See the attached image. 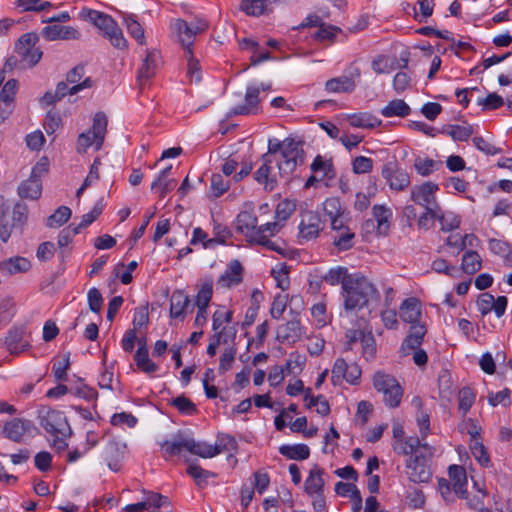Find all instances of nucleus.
<instances>
[{"instance_id": "nucleus-1", "label": "nucleus", "mask_w": 512, "mask_h": 512, "mask_svg": "<svg viewBox=\"0 0 512 512\" xmlns=\"http://www.w3.org/2000/svg\"><path fill=\"white\" fill-rule=\"evenodd\" d=\"M342 296L346 312L369 307L380 298L376 287L360 273L351 274L345 281Z\"/></svg>"}, {"instance_id": "nucleus-2", "label": "nucleus", "mask_w": 512, "mask_h": 512, "mask_svg": "<svg viewBox=\"0 0 512 512\" xmlns=\"http://www.w3.org/2000/svg\"><path fill=\"white\" fill-rule=\"evenodd\" d=\"M281 150L283 160L278 163L279 173L282 176H289L298 165L304 162V150L300 141L286 138L283 142L269 140L268 155L275 154Z\"/></svg>"}, {"instance_id": "nucleus-3", "label": "nucleus", "mask_w": 512, "mask_h": 512, "mask_svg": "<svg viewBox=\"0 0 512 512\" xmlns=\"http://www.w3.org/2000/svg\"><path fill=\"white\" fill-rule=\"evenodd\" d=\"M374 388L383 394V401L390 408L398 407L403 396V389L397 379L383 372L375 373L373 377Z\"/></svg>"}, {"instance_id": "nucleus-4", "label": "nucleus", "mask_w": 512, "mask_h": 512, "mask_svg": "<svg viewBox=\"0 0 512 512\" xmlns=\"http://www.w3.org/2000/svg\"><path fill=\"white\" fill-rule=\"evenodd\" d=\"M108 119L105 113L97 112L93 118V125L90 130L79 135L77 140L78 152H85L90 146L95 145L99 150L104 142L107 132Z\"/></svg>"}, {"instance_id": "nucleus-5", "label": "nucleus", "mask_w": 512, "mask_h": 512, "mask_svg": "<svg viewBox=\"0 0 512 512\" xmlns=\"http://www.w3.org/2000/svg\"><path fill=\"white\" fill-rule=\"evenodd\" d=\"M432 455L429 451L417 452L415 455L409 456L406 460V474L410 481L414 483H427L432 477L430 468V458Z\"/></svg>"}, {"instance_id": "nucleus-6", "label": "nucleus", "mask_w": 512, "mask_h": 512, "mask_svg": "<svg viewBox=\"0 0 512 512\" xmlns=\"http://www.w3.org/2000/svg\"><path fill=\"white\" fill-rule=\"evenodd\" d=\"M40 425L50 435H61L68 437L72 430L63 412L53 409L42 411L40 414Z\"/></svg>"}, {"instance_id": "nucleus-7", "label": "nucleus", "mask_w": 512, "mask_h": 512, "mask_svg": "<svg viewBox=\"0 0 512 512\" xmlns=\"http://www.w3.org/2000/svg\"><path fill=\"white\" fill-rule=\"evenodd\" d=\"M381 175L389 188L398 192L408 188L411 183L408 172L396 160L386 162L382 166Z\"/></svg>"}, {"instance_id": "nucleus-8", "label": "nucleus", "mask_w": 512, "mask_h": 512, "mask_svg": "<svg viewBox=\"0 0 512 512\" xmlns=\"http://www.w3.org/2000/svg\"><path fill=\"white\" fill-rule=\"evenodd\" d=\"M438 190V185L430 181L414 185L410 191V199L424 209L440 208L436 200V192Z\"/></svg>"}, {"instance_id": "nucleus-9", "label": "nucleus", "mask_w": 512, "mask_h": 512, "mask_svg": "<svg viewBox=\"0 0 512 512\" xmlns=\"http://www.w3.org/2000/svg\"><path fill=\"white\" fill-rule=\"evenodd\" d=\"M260 88L256 86H248L245 93L244 102L235 105L227 113L228 117L237 115H257L261 111V99L259 97Z\"/></svg>"}, {"instance_id": "nucleus-10", "label": "nucleus", "mask_w": 512, "mask_h": 512, "mask_svg": "<svg viewBox=\"0 0 512 512\" xmlns=\"http://www.w3.org/2000/svg\"><path fill=\"white\" fill-rule=\"evenodd\" d=\"M304 333L305 330L296 313L291 320L277 328L276 340L280 343L295 344L302 338Z\"/></svg>"}, {"instance_id": "nucleus-11", "label": "nucleus", "mask_w": 512, "mask_h": 512, "mask_svg": "<svg viewBox=\"0 0 512 512\" xmlns=\"http://www.w3.org/2000/svg\"><path fill=\"white\" fill-rule=\"evenodd\" d=\"M507 303L508 300L506 296H499L495 299L490 293H482L477 300L478 310L483 316L494 311L498 318L504 315Z\"/></svg>"}, {"instance_id": "nucleus-12", "label": "nucleus", "mask_w": 512, "mask_h": 512, "mask_svg": "<svg viewBox=\"0 0 512 512\" xmlns=\"http://www.w3.org/2000/svg\"><path fill=\"white\" fill-rule=\"evenodd\" d=\"M126 444L116 439L108 441L103 451V458L108 467L113 471L120 469V463L126 454Z\"/></svg>"}, {"instance_id": "nucleus-13", "label": "nucleus", "mask_w": 512, "mask_h": 512, "mask_svg": "<svg viewBox=\"0 0 512 512\" xmlns=\"http://www.w3.org/2000/svg\"><path fill=\"white\" fill-rule=\"evenodd\" d=\"M35 429L30 420L14 418L5 423L3 433L13 442L19 443L22 441L26 433H30Z\"/></svg>"}, {"instance_id": "nucleus-14", "label": "nucleus", "mask_w": 512, "mask_h": 512, "mask_svg": "<svg viewBox=\"0 0 512 512\" xmlns=\"http://www.w3.org/2000/svg\"><path fill=\"white\" fill-rule=\"evenodd\" d=\"M160 58V54L157 50H147L146 57L138 70L137 76L138 83L141 87L156 74V70L160 64Z\"/></svg>"}, {"instance_id": "nucleus-15", "label": "nucleus", "mask_w": 512, "mask_h": 512, "mask_svg": "<svg viewBox=\"0 0 512 512\" xmlns=\"http://www.w3.org/2000/svg\"><path fill=\"white\" fill-rule=\"evenodd\" d=\"M192 436L186 432H178L171 440H167L161 444L165 455H179L182 451L190 450Z\"/></svg>"}, {"instance_id": "nucleus-16", "label": "nucleus", "mask_w": 512, "mask_h": 512, "mask_svg": "<svg viewBox=\"0 0 512 512\" xmlns=\"http://www.w3.org/2000/svg\"><path fill=\"white\" fill-rule=\"evenodd\" d=\"M393 449L399 455L412 456L423 450L429 451V454L433 455L432 448L426 443L422 444L420 439L417 437H409L406 440H396L393 443Z\"/></svg>"}, {"instance_id": "nucleus-17", "label": "nucleus", "mask_w": 512, "mask_h": 512, "mask_svg": "<svg viewBox=\"0 0 512 512\" xmlns=\"http://www.w3.org/2000/svg\"><path fill=\"white\" fill-rule=\"evenodd\" d=\"M42 36L47 41L79 39L80 33L73 27L58 24L48 25L42 29Z\"/></svg>"}, {"instance_id": "nucleus-18", "label": "nucleus", "mask_w": 512, "mask_h": 512, "mask_svg": "<svg viewBox=\"0 0 512 512\" xmlns=\"http://www.w3.org/2000/svg\"><path fill=\"white\" fill-rule=\"evenodd\" d=\"M448 475L453 484L454 493L461 499H467V473L460 465H451L448 468Z\"/></svg>"}, {"instance_id": "nucleus-19", "label": "nucleus", "mask_w": 512, "mask_h": 512, "mask_svg": "<svg viewBox=\"0 0 512 512\" xmlns=\"http://www.w3.org/2000/svg\"><path fill=\"white\" fill-rule=\"evenodd\" d=\"M24 334V327H13L8 331L4 345L11 354L19 355L30 347L28 342H23Z\"/></svg>"}, {"instance_id": "nucleus-20", "label": "nucleus", "mask_w": 512, "mask_h": 512, "mask_svg": "<svg viewBox=\"0 0 512 512\" xmlns=\"http://www.w3.org/2000/svg\"><path fill=\"white\" fill-rule=\"evenodd\" d=\"M84 74L85 67L83 65L75 66L66 74V81L71 85V95H75L84 89L92 87L93 81L90 77L81 81Z\"/></svg>"}, {"instance_id": "nucleus-21", "label": "nucleus", "mask_w": 512, "mask_h": 512, "mask_svg": "<svg viewBox=\"0 0 512 512\" xmlns=\"http://www.w3.org/2000/svg\"><path fill=\"white\" fill-rule=\"evenodd\" d=\"M262 165L254 173V179L264 186L266 191H273L277 186V181L270 176L272 159L268 154L262 156Z\"/></svg>"}, {"instance_id": "nucleus-22", "label": "nucleus", "mask_w": 512, "mask_h": 512, "mask_svg": "<svg viewBox=\"0 0 512 512\" xmlns=\"http://www.w3.org/2000/svg\"><path fill=\"white\" fill-rule=\"evenodd\" d=\"M31 268L30 261L21 256L11 257L0 261V272L3 275L11 276L18 273H25Z\"/></svg>"}, {"instance_id": "nucleus-23", "label": "nucleus", "mask_w": 512, "mask_h": 512, "mask_svg": "<svg viewBox=\"0 0 512 512\" xmlns=\"http://www.w3.org/2000/svg\"><path fill=\"white\" fill-rule=\"evenodd\" d=\"M257 217L248 211H243L236 218V227L251 242L257 236Z\"/></svg>"}, {"instance_id": "nucleus-24", "label": "nucleus", "mask_w": 512, "mask_h": 512, "mask_svg": "<svg viewBox=\"0 0 512 512\" xmlns=\"http://www.w3.org/2000/svg\"><path fill=\"white\" fill-rule=\"evenodd\" d=\"M320 222L317 214L312 212L306 213L299 225L300 236L306 240L317 237L320 231Z\"/></svg>"}, {"instance_id": "nucleus-25", "label": "nucleus", "mask_w": 512, "mask_h": 512, "mask_svg": "<svg viewBox=\"0 0 512 512\" xmlns=\"http://www.w3.org/2000/svg\"><path fill=\"white\" fill-rule=\"evenodd\" d=\"M41 191V182L37 175H35V169H33L30 178L22 182L18 187V194L21 198L35 200L40 197Z\"/></svg>"}, {"instance_id": "nucleus-26", "label": "nucleus", "mask_w": 512, "mask_h": 512, "mask_svg": "<svg viewBox=\"0 0 512 512\" xmlns=\"http://www.w3.org/2000/svg\"><path fill=\"white\" fill-rule=\"evenodd\" d=\"M323 474L324 470L319 468L317 465H315L314 468L310 470L309 476L304 483V490L308 495L323 493Z\"/></svg>"}, {"instance_id": "nucleus-27", "label": "nucleus", "mask_w": 512, "mask_h": 512, "mask_svg": "<svg viewBox=\"0 0 512 512\" xmlns=\"http://www.w3.org/2000/svg\"><path fill=\"white\" fill-rule=\"evenodd\" d=\"M243 267L238 260L229 263L226 271L219 278V283L223 286L231 287L238 285L242 281Z\"/></svg>"}, {"instance_id": "nucleus-28", "label": "nucleus", "mask_w": 512, "mask_h": 512, "mask_svg": "<svg viewBox=\"0 0 512 512\" xmlns=\"http://www.w3.org/2000/svg\"><path fill=\"white\" fill-rule=\"evenodd\" d=\"M189 306V297L183 291H174L170 299V316L172 318L183 317Z\"/></svg>"}, {"instance_id": "nucleus-29", "label": "nucleus", "mask_w": 512, "mask_h": 512, "mask_svg": "<svg viewBox=\"0 0 512 512\" xmlns=\"http://www.w3.org/2000/svg\"><path fill=\"white\" fill-rule=\"evenodd\" d=\"M331 239L338 251H347L355 244V233L350 228H346L331 233Z\"/></svg>"}, {"instance_id": "nucleus-30", "label": "nucleus", "mask_w": 512, "mask_h": 512, "mask_svg": "<svg viewBox=\"0 0 512 512\" xmlns=\"http://www.w3.org/2000/svg\"><path fill=\"white\" fill-rule=\"evenodd\" d=\"M421 315L420 303L416 298H408L400 306V317L404 322L416 323Z\"/></svg>"}, {"instance_id": "nucleus-31", "label": "nucleus", "mask_w": 512, "mask_h": 512, "mask_svg": "<svg viewBox=\"0 0 512 512\" xmlns=\"http://www.w3.org/2000/svg\"><path fill=\"white\" fill-rule=\"evenodd\" d=\"M372 215L377 222V232L379 235H386L389 231L390 222L392 217V211L383 206L375 205L372 208Z\"/></svg>"}, {"instance_id": "nucleus-32", "label": "nucleus", "mask_w": 512, "mask_h": 512, "mask_svg": "<svg viewBox=\"0 0 512 512\" xmlns=\"http://www.w3.org/2000/svg\"><path fill=\"white\" fill-rule=\"evenodd\" d=\"M174 29L177 31L180 42L182 46L185 48L188 54H191V46L193 44V38L195 37V33L193 32L190 24L184 20L178 19L174 23Z\"/></svg>"}, {"instance_id": "nucleus-33", "label": "nucleus", "mask_w": 512, "mask_h": 512, "mask_svg": "<svg viewBox=\"0 0 512 512\" xmlns=\"http://www.w3.org/2000/svg\"><path fill=\"white\" fill-rule=\"evenodd\" d=\"M347 120L352 127L355 128H375L381 124V120L377 119L370 113H355L347 115Z\"/></svg>"}, {"instance_id": "nucleus-34", "label": "nucleus", "mask_w": 512, "mask_h": 512, "mask_svg": "<svg viewBox=\"0 0 512 512\" xmlns=\"http://www.w3.org/2000/svg\"><path fill=\"white\" fill-rule=\"evenodd\" d=\"M411 109L409 105L402 99H394L381 109V114L386 117H405L409 115Z\"/></svg>"}, {"instance_id": "nucleus-35", "label": "nucleus", "mask_w": 512, "mask_h": 512, "mask_svg": "<svg viewBox=\"0 0 512 512\" xmlns=\"http://www.w3.org/2000/svg\"><path fill=\"white\" fill-rule=\"evenodd\" d=\"M271 3H274L273 0H242L240 10L248 16H260L267 12Z\"/></svg>"}, {"instance_id": "nucleus-36", "label": "nucleus", "mask_w": 512, "mask_h": 512, "mask_svg": "<svg viewBox=\"0 0 512 512\" xmlns=\"http://www.w3.org/2000/svg\"><path fill=\"white\" fill-rule=\"evenodd\" d=\"M279 452L288 459L298 461L305 460L310 456V449L306 444L282 445Z\"/></svg>"}, {"instance_id": "nucleus-37", "label": "nucleus", "mask_w": 512, "mask_h": 512, "mask_svg": "<svg viewBox=\"0 0 512 512\" xmlns=\"http://www.w3.org/2000/svg\"><path fill=\"white\" fill-rule=\"evenodd\" d=\"M325 88L332 93L352 92L355 89V82L352 76H341L328 80Z\"/></svg>"}, {"instance_id": "nucleus-38", "label": "nucleus", "mask_w": 512, "mask_h": 512, "mask_svg": "<svg viewBox=\"0 0 512 512\" xmlns=\"http://www.w3.org/2000/svg\"><path fill=\"white\" fill-rule=\"evenodd\" d=\"M187 474L194 479L196 485L200 489H203L208 485L210 478L216 477L215 473L205 470L195 463H191L188 466Z\"/></svg>"}, {"instance_id": "nucleus-39", "label": "nucleus", "mask_w": 512, "mask_h": 512, "mask_svg": "<svg viewBox=\"0 0 512 512\" xmlns=\"http://www.w3.org/2000/svg\"><path fill=\"white\" fill-rule=\"evenodd\" d=\"M221 450L216 445H211L206 442L196 441L192 437L189 453L197 455L202 458H212L218 455Z\"/></svg>"}, {"instance_id": "nucleus-40", "label": "nucleus", "mask_w": 512, "mask_h": 512, "mask_svg": "<svg viewBox=\"0 0 512 512\" xmlns=\"http://www.w3.org/2000/svg\"><path fill=\"white\" fill-rule=\"evenodd\" d=\"M134 359L138 368L145 373L151 374L158 370V365L149 359L148 349L145 343L138 347Z\"/></svg>"}, {"instance_id": "nucleus-41", "label": "nucleus", "mask_w": 512, "mask_h": 512, "mask_svg": "<svg viewBox=\"0 0 512 512\" xmlns=\"http://www.w3.org/2000/svg\"><path fill=\"white\" fill-rule=\"evenodd\" d=\"M124 24L126 25L128 33L140 44L144 45L145 34L144 29L137 21L136 16L134 14H124L123 16Z\"/></svg>"}, {"instance_id": "nucleus-42", "label": "nucleus", "mask_w": 512, "mask_h": 512, "mask_svg": "<svg viewBox=\"0 0 512 512\" xmlns=\"http://www.w3.org/2000/svg\"><path fill=\"white\" fill-rule=\"evenodd\" d=\"M482 267V260L476 251H466L462 257L461 269L467 274H474Z\"/></svg>"}, {"instance_id": "nucleus-43", "label": "nucleus", "mask_w": 512, "mask_h": 512, "mask_svg": "<svg viewBox=\"0 0 512 512\" xmlns=\"http://www.w3.org/2000/svg\"><path fill=\"white\" fill-rule=\"evenodd\" d=\"M442 132L449 135L454 141H467L473 134V127L470 124L448 125L443 128Z\"/></svg>"}, {"instance_id": "nucleus-44", "label": "nucleus", "mask_w": 512, "mask_h": 512, "mask_svg": "<svg viewBox=\"0 0 512 512\" xmlns=\"http://www.w3.org/2000/svg\"><path fill=\"white\" fill-rule=\"evenodd\" d=\"M348 270L345 267L337 266L331 268L323 277L322 280L331 286L341 284L342 291L344 290V283L350 277Z\"/></svg>"}, {"instance_id": "nucleus-45", "label": "nucleus", "mask_w": 512, "mask_h": 512, "mask_svg": "<svg viewBox=\"0 0 512 512\" xmlns=\"http://www.w3.org/2000/svg\"><path fill=\"white\" fill-rule=\"evenodd\" d=\"M304 400L307 402V407H316V412L322 416H326L330 412V406L328 401L322 396H311V389L306 390Z\"/></svg>"}, {"instance_id": "nucleus-46", "label": "nucleus", "mask_w": 512, "mask_h": 512, "mask_svg": "<svg viewBox=\"0 0 512 512\" xmlns=\"http://www.w3.org/2000/svg\"><path fill=\"white\" fill-rule=\"evenodd\" d=\"M38 35L35 33L23 34L15 44L16 53L22 58L27 55L28 51L32 49L38 42Z\"/></svg>"}, {"instance_id": "nucleus-47", "label": "nucleus", "mask_w": 512, "mask_h": 512, "mask_svg": "<svg viewBox=\"0 0 512 512\" xmlns=\"http://www.w3.org/2000/svg\"><path fill=\"white\" fill-rule=\"evenodd\" d=\"M104 209V202L103 199H100L96 202L93 209L82 216L81 222L74 227V233H80V231L86 227H88L90 224H92L97 217L102 213Z\"/></svg>"}, {"instance_id": "nucleus-48", "label": "nucleus", "mask_w": 512, "mask_h": 512, "mask_svg": "<svg viewBox=\"0 0 512 512\" xmlns=\"http://www.w3.org/2000/svg\"><path fill=\"white\" fill-rule=\"evenodd\" d=\"M440 166L441 162H437L430 158L417 157L414 162L415 170L418 174L424 177L429 176L435 170H438Z\"/></svg>"}, {"instance_id": "nucleus-49", "label": "nucleus", "mask_w": 512, "mask_h": 512, "mask_svg": "<svg viewBox=\"0 0 512 512\" xmlns=\"http://www.w3.org/2000/svg\"><path fill=\"white\" fill-rule=\"evenodd\" d=\"M311 170L314 173H322V178L327 177L332 179L335 176L333 164L330 160H324L322 156L318 155L315 157L311 164Z\"/></svg>"}, {"instance_id": "nucleus-50", "label": "nucleus", "mask_w": 512, "mask_h": 512, "mask_svg": "<svg viewBox=\"0 0 512 512\" xmlns=\"http://www.w3.org/2000/svg\"><path fill=\"white\" fill-rule=\"evenodd\" d=\"M70 368V352L65 353L62 359H56L53 364V374L57 381L67 380V371Z\"/></svg>"}, {"instance_id": "nucleus-51", "label": "nucleus", "mask_w": 512, "mask_h": 512, "mask_svg": "<svg viewBox=\"0 0 512 512\" xmlns=\"http://www.w3.org/2000/svg\"><path fill=\"white\" fill-rule=\"evenodd\" d=\"M475 398H476L475 392L469 387H464L459 391L458 408H459V411H461L463 415H466V413L472 407V405L475 402Z\"/></svg>"}, {"instance_id": "nucleus-52", "label": "nucleus", "mask_w": 512, "mask_h": 512, "mask_svg": "<svg viewBox=\"0 0 512 512\" xmlns=\"http://www.w3.org/2000/svg\"><path fill=\"white\" fill-rule=\"evenodd\" d=\"M230 187L229 180H226L221 174H213L211 177L210 193L214 198L223 195Z\"/></svg>"}, {"instance_id": "nucleus-53", "label": "nucleus", "mask_w": 512, "mask_h": 512, "mask_svg": "<svg viewBox=\"0 0 512 512\" xmlns=\"http://www.w3.org/2000/svg\"><path fill=\"white\" fill-rule=\"evenodd\" d=\"M89 18L91 22L102 32L109 30L111 25L115 23L111 16L95 10L89 11Z\"/></svg>"}, {"instance_id": "nucleus-54", "label": "nucleus", "mask_w": 512, "mask_h": 512, "mask_svg": "<svg viewBox=\"0 0 512 512\" xmlns=\"http://www.w3.org/2000/svg\"><path fill=\"white\" fill-rule=\"evenodd\" d=\"M437 220L440 222L441 229L445 232L452 231L460 225V218L458 215L453 212L443 213L441 212V209L439 210Z\"/></svg>"}, {"instance_id": "nucleus-55", "label": "nucleus", "mask_w": 512, "mask_h": 512, "mask_svg": "<svg viewBox=\"0 0 512 512\" xmlns=\"http://www.w3.org/2000/svg\"><path fill=\"white\" fill-rule=\"evenodd\" d=\"M71 209L67 206H60L47 220V226L54 228L63 225L71 217Z\"/></svg>"}, {"instance_id": "nucleus-56", "label": "nucleus", "mask_w": 512, "mask_h": 512, "mask_svg": "<svg viewBox=\"0 0 512 512\" xmlns=\"http://www.w3.org/2000/svg\"><path fill=\"white\" fill-rule=\"evenodd\" d=\"M18 90V82L15 79L8 80L0 92V101L5 106H11L16 92Z\"/></svg>"}, {"instance_id": "nucleus-57", "label": "nucleus", "mask_w": 512, "mask_h": 512, "mask_svg": "<svg viewBox=\"0 0 512 512\" xmlns=\"http://www.w3.org/2000/svg\"><path fill=\"white\" fill-rule=\"evenodd\" d=\"M396 59L389 60L387 56L379 55L372 61V69L377 74L390 73L395 69Z\"/></svg>"}, {"instance_id": "nucleus-58", "label": "nucleus", "mask_w": 512, "mask_h": 512, "mask_svg": "<svg viewBox=\"0 0 512 512\" xmlns=\"http://www.w3.org/2000/svg\"><path fill=\"white\" fill-rule=\"evenodd\" d=\"M440 208H429L425 209V212L421 214L417 220V226L421 230H429L437 217L439 216Z\"/></svg>"}, {"instance_id": "nucleus-59", "label": "nucleus", "mask_w": 512, "mask_h": 512, "mask_svg": "<svg viewBox=\"0 0 512 512\" xmlns=\"http://www.w3.org/2000/svg\"><path fill=\"white\" fill-rule=\"evenodd\" d=\"M471 453L481 466H488L490 464V457L486 451L485 446L479 441L475 440L470 446Z\"/></svg>"}, {"instance_id": "nucleus-60", "label": "nucleus", "mask_w": 512, "mask_h": 512, "mask_svg": "<svg viewBox=\"0 0 512 512\" xmlns=\"http://www.w3.org/2000/svg\"><path fill=\"white\" fill-rule=\"evenodd\" d=\"M340 28L326 25L323 23L320 25L319 29L312 35V37L317 41H332L336 35V33L340 32Z\"/></svg>"}, {"instance_id": "nucleus-61", "label": "nucleus", "mask_w": 512, "mask_h": 512, "mask_svg": "<svg viewBox=\"0 0 512 512\" xmlns=\"http://www.w3.org/2000/svg\"><path fill=\"white\" fill-rule=\"evenodd\" d=\"M213 293L212 283L206 282L204 283L200 290L198 291L197 297H196V306L198 308H206L209 305V302L211 301Z\"/></svg>"}, {"instance_id": "nucleus-62", "label": "nucleus", "mask_w": 512, "mask_h": 512, "mask_svg": "<svg viewBox=\"0 0 512 512\" xmlns=\"http://www.w3.org/2000/svg\"><path fill=\"white\" fill-rule=\"evenodd\" d=\"M176 184L177 182L175 179H165L158 181V178H156L151 184V190L159 193L160 198H164L176 187Z\"/></svg>"}, {"instance_id": "nucleus-63", "label": "nucleus", "mask_w": 512, "mask_h": 512, "mask_svg": "<svg viewBox=\"0 0 512 512\" xmlns=\"http://www.w3.org/2000/svg\"><path fill=\"white\" fill-rule=\"evenodd\" d=\"M172 405L182 414L192 415L196 412L195 404L184 395L178 396L172 400Z\"/></svg>"}, {"instance_id": "nucleus-64", "label": "nucleus", "mask_w": 512, "mask_h": 512, "mask_svg": "<svg viewBox=\"0 0 512 512\" xmlns=\"http://www.w3.org/2000/svg\"><path fill=\"white\" fill-rule=\"evenodd\" d=\"M295 211V204L289 200L281 201L275 211V218L278 222L286 221Z\"/></svg>"}]
</instances>
